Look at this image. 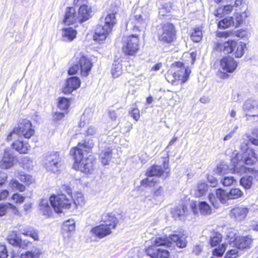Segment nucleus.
Here are the masks:
<instances>
[{
	"instance_id": "1",
	"label": "nucleus",
	"mask_w": 258,
	"mask_h": 258,
	"mask_svg": "<svg viewBox=\"0 0 258 258\" xmlns=\"http://www.w3.org/2000/svg\"><path fill=\"white\" fill-rule=\"evenodd\" d=\"M64 188L66 189L68 195L64 194L57 196L52 195L49 200L47 199L41 200L39 203V208L44 215L50 217L53 213L52 209L55 213H62L63 209L71 208L73 201L77 207L83 206L84 205L85 200L81 192H77L73 198L71 195V188L69 186H64Z\"/></svg>"
},
{
	"instance_id": "2",
	"label": "nucleus",
	"mask_w": 258,
	"mask_h": 258,
	"mask_svg": "<svg viewBox=\"0 0 258 258\" xmlns=\"http://www.w3.org/2000/svg\"><path fill=\"white\" fill-rule=\"evenodd\" d=\"M94 146L92 139L84 140L79 143L78 146L71 149L70 154L73 156L74 163L73 167L84 173H90L93 171L95 161L91 155L87 156Z\"/></svg>"
},
{
	"instance_id": "3",
	"label": "nucleus",
	"mask_w": 258,
	"mask_h": 258,
	"mask_svg": "<svg viewBox=\"0 0 258 258\" xmlns=\"http://www.w3.org/2000/svg\"><path fill=\"white\" fill-rule=\"evenodd\" d=\"M257 159L254 150H250L244 153H237L231 159L233 170L236 173L251 174L258 180V166L255 165Z\"/></svg>"
},
{
	"instance_id": "4",
	"label": "nucleus",
	"mask_w": 258,
	"mask_h": 258,
	"mask_svg": "<svg viewBox=\"0 0 258 258\" xmlns=\"http://www.w3.org/2000/svg\"><path fill=\"white\" fill-rule=\"evenodd\" d=\"M112 9L109 10L104 18V25H98L95 29L94 40L99 43H101L105 40L117 23L115 15L118 12V8L114 6Z\"/></svg>"
},
{
	"instance_id": "5",
	"label": "nucleus",
	"mask_w": 258,
	"mask_h": 258,
	"mask_svg": "<svg viewBox=\"0 0 258 258\" xmlns=\"http://www.w3.org/2000/svg\"><path fill=\"white\" fill-rule=\"evenodd\" d=\"M187 236L183 232H175L172 234H170L169 237L166 236H159L153 239V242L154 245L157 248L160 246H165L166 247H171L172 242L175 243L176 245L179 248L186 247L187 245Z\"/></svg>"
},
{
	"instance_id": "6",
	"label": "nucleus",
	"mask_w": 258,
	"mask_h": 258,
	"mask_svg": "<svg viewBox=\"0 0 258 258\" xmlns=\"http://www.w3.org/2000/svg\"><path fill=\"white\" fill-rule=\"evenodd\" d=\"M105 224L96 226L91 229V233L99 238H102L111 233V230L115 229L118 220L111 213L103 216Z\"/></svg>"
},
{
	"instance_id": "7",
	"label": "nucleus",
	"mask_w": 258,
	"mask_h": 258,
	"mask_svg": "<svg viewBox=\"0 0 258 258\" xmlns=\"http://www.w3.org/2000/svg\"><path fill=\"white\" fill-rule=\"evenodd\" d=\"M233 235L234 236L235 234L232 233L231 235H228V237L230 238L231 241H235L236 248L228 250L224 258H236L238 255V248H249L251 245L252 238L251 236H241L238 238H235Z\"/></svg>"
},
{
	"instance_id": "8",
	"label": "nucleus",
	"mask_w": 258,
	"mask_h": 258,
	"mask_svg": "<svg viewBox=\"0 0 258 258\" xmlns=\"http://www.w3.org/2000/svg\"><path fill=\"white\" fill-rule=\"evenodd\" d=\"M148 22L147 16L143 12L132 16L126 24V27L134 32L144 31Z\"/></svg>"
},
{
	"instance_id": "9",
	"label": "nucleus",
	"mask_w": 258,
	"mask_h": 258,
	"mask_svg": "<svg viewBox=\"0 0 258 258\" xmlns=\"http://www.w3.org/2000/svg\"><path fill=\"white\" fill-rule=\"evenodd\" d=\"M138 34L135 33L123 39L122 51L129 55H134L139 49Z\"/></svg>"
},
{
	"instance_id": "10",
	"label": "nucleus",
	"mask_w": 258,
	"mask_h": 258,
	"mask_svg": "<svg viewBox=\"0 0 258 258\" xmlns=\"http://www.w3.org/2000/svg\"><path fill=\"white\" fill-rule=\"evenodd\" d=\"M175 36L174 27L170 23L163 24L162 29L158 32L159 39L167 43L173 41L175 39Z\"/></svg>"
},
{
	"instance_id": "11",
	"label": "nucleus",
	"mask_w": 258,
	"mask_h": 258,
	"mask_svg": "<svg viewBox=\"0 0 258 258\" xmlns=\"http://www.w3.org/2000/svg\"><path fill=\"white\" fill-rule=\"evenodd\" d=\"M43 162L47 170L55 172L61 165V159L58 153L54 152L46 156Z\"/></svg>"
},
{
	"instance_id": "12",
	"label": "nucleus",
	"mask_w": 258,
	"mask_h": 258,
	"mask_svg": "<svg viewBox=\"0 0 258 258\" xmlns=\"http://www.w3.org/2000/svg\"><path fill=\"white\" fill-rule=\"evenodd\" d=\"M173 67L175 68V72L172 75L174 80H181L182 83H185L188 78L190 70L188 68H185L181 62L173 63Z\"/></svg>"
},
{
	"instance_id": "13",
	"label": "nucleus",
	"mask_w": 258,
	"mask_h": 258,
	"mask_svg": "<svg viewBox=\"0 0 258 258\" xmlns=\"http://www.w3.org/2000/svg\"><path fill=\"white\" fill-rule=\"evenodd\" d=\"M19 136L29 139L34 135L35 131L30 120L23 119L20 121L18 127Z\"/></svg>"
},
{
	"instance_id": "14",
	"label": "nucleus",
	"mask_w": 258,
	"mask_h": 258,
	"mask_svg": "<svg viewBox=\"0 0 258 258\" xmlns=\"http://www.w3.org/2000/svg\"><path fill=\"white\" fill-rule=\"evenodd\" d=\"M163 172L164 170L161 166L153 165L151 166L146 172V175L148 177L142 181V184L152 186L153 182H156L152 177L153 176H160Z\"/></svg>"
},
{
	"instance_id": "15",
	"label": "nucleus",
	"mask_w": 258,
	"mask_h": 258,
	"mask_svg": "<svg viewBox=\"0 0 258 258\" xmlns=\"http://www.w3.org/2000/svg\"><path fill=\"white\" fill-rule=\"evenodd\" d=\"M76 59L79 66L81 76L83 77L88 76L93 66L92 62L84 55L77 56Z\"/></svg>"
},
{
	"instance_id": "16",
	"label": "nucleus",
	"mask_w": 258,
	"mask_h": 258,
	"mask_svg": "<svg viewBox=\"0 0 258 258\" xmlns=\"http://www.w3.org/2000/svg\"><path fill=\"white\" fill-rule=\"evenodd\" d=\"M243 110L246 116H258V102L252 99H247L243 104Z\"/></svg>"
},
{
	"instance_id": "17",
	"label": "nucleus",
	"mask_w": 258,
	"mask_h": 258,
	"mask_svg": "<svg viewBox=\"0 0 258 258\" xmlns=\"http://www.w3.org/2000/svg\"><path fill=\"white\" fill-rule=\"evenodd\" d=\"M99 147L101 150L99 158L104 165L109 164L112 158V150L110 146L106 143H100Z\"/></svg>"
},
{
	"instance_id": "18",
	"label": "nucleus",
	"mask_w": 258,
	"mask_h": 258,
	"mask_svg": "<svg viewBox=\"0 0 258 258\" xmlns=\"http://www.w3.org/2000/svg\"><path fill=\"white\" fill-rule=\"evenodd\" d=\"M237 67V62L233 57L226 56L220 60V67L226 73H232Z\"/></svg>"
},
{
	"instance_id": "19",
	"label": "nucleus",
	"mask_w": 258,
	"mask_h": 258,
	"mask_svg": "<svg viewBox=\"0 0 258 258\" xmlns=\"http://www.w3.org/2000/svg\"><path fill=\"white\" fill-rule=\"evenodd\" d=\"M81 81L77 77H72L69 78L66 82L65 87L63 89L64 94H70L73 91L80 87Z\"/></svg>"
},
{
	"instance_id": "20",
	"label": "nucleus",
	"mask_w": 258,
	"mask_h": 258,
	"mask_svg": "<svg viewBox=\"0 0 258 258\" xmlns=\"http://www.w3.org/2000/svg\"><path fill=\"white\" fill-rule=\"evenodd\" d=\"M147 253L152 258H169V252L165 249L157 248L155 246L149 247Z\"/></svg>"
},
{
	"instance_id": "21",
	"label": "nucleus",
	"mask_w": 258,
	"mask_h": 258,
	"mask_svg": "<svg viewBox=\"0 0 258 258\" xmlns=\"http://www.w3.org/2000/svg\"><path fill=\"white\" fill-rule=\"evenodd\" d=\"M15 157L10 150H5L2 159L0 161V168L7 169L12 167L14 163Z\"/></svg>"
},
{
	"instance_id": "22",
	"label": "nucleus",
	"mask_w": 258,
	"mask_h": 258,
	"mask_svg": "<svg viewBox=\"0 0 258 258\" xmlns=\"http://www.w3.org/2000/svg\"><path fill=\"white\" fill-rule=\"evenodd\" d=\"M63 22L65 24L68 25L79 22V17L74 8L71 7L67 8Z\"/></svg>"
},
{
	"instance_id": "23",
	"label": "nucleus",
	"mask_w": 258,
	"mask_h": 258,
	"mask_svg": "<svg viewBox=\"0 0 258 258\" xmlns=\"http://www.w3.org/2000/svg\"><path fill=\"white\" fill-rule=\"evenodd\" d=\"M235 41L229 40L224 43H218L216 44L215 49L218 51L223 52L224 54H229L235 50Z\"/></svg>"
},
{
	"instance_id": "24",
	"label": "nucleus",
	"mask_w": 258,
	"mask_h": 258,
	"mask_svg": "<svg viewBox=\"0 0 258 258\" xmlns=\"http://www.w3.org/2000/svg\"><path fill=\"white\" fill-rule=\"evenodd\" d=\"M91 9L86 4L80 6L78 10V16L79 18V22L82 23L88 20L91 17Z\"/></svg>"
},
{
	"instance_id": "25",
	"label": "nucleus",
	"mask_w": 258,
	"mask_h": 258,
	"mask_svg": "<svg viewBox=\"0 0 258 258\" xmlns=\"http://www.w3.org/2000/svg\"><path fill=\"white\" fill-rule=\"evenodd\" d=\"M12 146L14 149L20 153V154L27 153L30 148V145L26 142L22 141L17 140L12 144Z\"/></svg>"
},
{
	"instance_id": "26",
	"label": "nucleus",
	"mask_w": 258,
	"mask_h": 258,
	"mask_svg": "<svg viewBox=\"0 0 258 258\" xmlns=\"http://www.w3.org/2000/svg\"><path fill=\"white\" fill-rule=\"evenodd\" d=\"M77 35V31L72 27L66 28L62 30V40L70 42L74 40Z\"/></svg>"
},
{
	"instance_id": "27",
	"label": "nucleus",
	"mask_w": 258,
	"mask_h": 258,
	"mask_svg": "<svg viewBox=\"0 0 258 258\" xmlns=\"http://www.w3.org/2000/svg\"><path fill=\"white\" fill-rule=\"evenodd\" d=\"M9 243L15 247H22V240L20 234L17 232L11 231L8 236Z\"/></svg>"
},
{
	"instance_id": "28",
	"label": "nucleus",
	"mask_w": 258,
	"mask_h": 258,
	"mask_svg": "<svg viewBox=\"0 0 258 258\" xmlns=\"http://www.w3.org/2000/svg\"><path fill=\"white\" fill-rule=\"evenodd\" d=\"M187 211L186 207L185 205H179L172 210L171 213L175 219H181L184 217Z\"/></svg>"
},
{
	"instance_id": "29",
	"label": "nucleus",
	"mask_w": 258,
	"mask_h": 258,
	"mask_svg": "<svg viewBox=\"0 0 258 258\" xmlns=\"http://www.w3.org/2000/svg\"><path fill=\"white\" fill-rule=\"evenodd\" d=\"M247 213L248 209L243 207H236L231 211V214L238 220H243Z\"/></svg>"
},
{
	"instance_id": "30",
	"label": "nucleus",
	"mask_w": 258,
	"mask_h": 258,
	"mask_svg": "<svg viewBox=\"0 0 258 258\" xmlns=\"http://www.w3.org/2000/svg\"><path fill=\"white\" fill-rule=\"evenodd\" d=\"M232 4V2L229 5L218 8L215 12V15L217 17H222L223 15L229 14L232 12L233 8Z\"/></svg>"
},
{
	"instance_id": "31",
	"label": "nucleus",
	"mask_w": 258,
	"mask_h": 258,
	"mask_svg": "<svg viewBox=\"0 0 258 258\" xmlns=\"http://www.w3.org/2000/svg\"><path fill=\"white\" fill-rule=\"evenodd\" d=\"M241 13H236L234 15V27H237L240 25L243 22V20L248 16L249 13L244 11L243 12H240Z\"/></svg>"
},
{
	"instance_id": "32",
	"label": "nucleus",
	"mask_w": 258,
	"mask_h": 258,
	"mask_svg": "<svg viewBox=\"0 0 258 258\" xmlns=\"http://www.w3.org/2000/svg\"><path fill=\"white\" fill-rule=\"evenodd\" d=\"M235 45H236L234 46L235 50L232 52L235 57L240 58L244 53V48L246 47V44L242 42H239L238 43L235 42Z\"/></svg>"
},
{
	"instance_id": "33",
	"label": "nucleus",
	"mask_w": 258,
	"mask_h": 258,
	"mask_svg": "<svg viewBox=\"0 0 258 258\" xmlns=\"http://www.w3.org/2000/svg\"><path fill=\"white\" fill-rule=\"evenodd\" d=\"M198 207L200 213L203 215H209L212 213V208L205 201L199 202Z\"/></svg>"
},
{
	"instance_id": "34",
	"label": "nucleus",
	"mask_w": 258,
	"mask_h": 258,
	"mask_svg": "<svg viewBox=\"0 0 258 258\" xmlns=\"http://www.w3.org/2000/svg\"><path fill=\"white\" fill-rule=\"evenodd\" d=\"M216 196L217 199H218L222 204L226 203L229 200L228 192L222 188H218L216 189Z\"/></svg>"
},
{
	"instance_id": "35",
	"label": "nucleus",
	"mask_w": 258,
	"mask_h": 258,
	"mask_svg": "<svg viewBox=\"0 0 258 258\" xmlns=\"http://www.w3.org/2000/svg\"><path fill=\"white\" fill-rule=\"evenodd\" d=\"M234 17H226L221 20L218 23V28L221 29H225L231 26H234Z\"/></svg>"
},
{
	"instance_id": "36",
	"label": "nucleus",
	"mask_w": 258,
	"mask_h": 258,
	"mask_svg": "<svg viewBox=\"0 0 258 258\" xmlns=\"http://www.w3.org/2000/svg\"><path fill=\"white\" fill-rule=\"evenodd\" d=\"M208 188L209 186L205 182L200 181L198 184L196 196L201 197L205 195L208 190Z\"/></svg>"
},
{
	"instance_id": "37",
	"label": "nucleus",
	"mask_w": 258,
	"mask_h": 258,
	"mask_svg": "<svg viewBox=\"0 0 258 258\" xmlns=\"http://www.w3.org/2000/svg\"><path fill=\"white\" fill-rule=\"evenodd\" d=\"M111 74L114 78L118 77L122 74V66L119 62L114 61L111 68Z\"/></svg>"
},
{
	"instance_id": "38",
	"label": "nucleus",
	"mask_w": 258,
	"mask_h": 258,
	"mask_svg": "<svg viewBox=\"0 0 258 258\" xmlns=\"http://www.w3.org/2000/svg\"><path fill=\"white\" fill-rule=\"evenodd\" d=\"M222 235L217 232H213L210 236V243L212 246L218 245L222 240Z\"/></svg>"
},
{
	"instance_id": "39",
	"label": "nucleus",
	"mask_w": 258,
	"mask_h": 258,
	"mask_svg": "<svg viewBox=\"0 0 258 258\" xmlns=\"http://www.w3.org/2000/svg\"><path fill=\"white\" fill-rule=\"evenodd\" d=\"M252 176L246 175L240 179V183L245 189H249L252 184Z\"/></svg>"
},
{
	"instance_id": "40",
	"label": "nucleus",
	"mask_w": 258,
	"mask_h": 258,
	"mask_svg": "<svg viewBox=\"0 0 258 258\" xmlns=\"http://www.w3.org/2000/svg\"><path fill=\"white\" fill-rule=\"evenodd\" d=\"M9 209L14 211L16 210V207L9 203H7L5 204H0V216L6 215Z\"/></svg>"
},
{
	"instance_id": "41",
	"label": "nucleus",
	"mask_w": 258,
	"mask_h": 258,
	"mask_svg": "<svg viewBox=\"0 0 258 258\" xmlns=\"http://www.w3.org/2000/svg\"><path fill=\"white\" fill-rule=\"evenodd\" d=\"M228 193L229 200L236 199L243 195V192L238 188H232Z\"/></svg>"
},
{
	"instance_id": "42",
	"label": "nucleus",
	"mask_w": 258,
	"mask_h": 258,
	"mask_svg": "<svg viewBox=\"0 0 258 258\" xmlns=\"http://www.w3.org/2000/svg\"><path fill=\"white\" fill-rule=\"evenodd\" d=\"M203 36L202 31L200 28H196L194 29L190 35L191 40L196 42L200 41Z\"/></svg>"
},
{
	"instance_id": "43",
	"label": "nucleus",
	"mask_w": 258,
	"mask_h": 258,
	"mask_svg": "<svg viewBox=\"0 0 258 258\" xmlns=\"http://www.w3.org/2000/svg\"><path fill=\"white\" fill-rule=\"evenodd\" d=\"M228 170V165L225 162H221L217 165L215 172L219 175H222L227 173Z\"/></svg>"
},
{
	"instance_id": "44",
	"label": "nucleus",
	"mask_w": 258,
	"mask_h": 258,
	"mask_svg": "<svg viewBox=\"0 0 258 258\" xmlns=\"http://www.w3.org/2000/svg\"><path fill=\"white\" fill-rule=\"evenodd\" d=\"M63 229L64 231L72 232L75 229V222L73 219H69L64 222L63 224Z\"/></svg>"
},
{
	"instance_id": "45",
	"label": "nucleus",
	"mask_w": 258,
	"mask_h": 258,
	"mask_svg": "<svg viewBox=\"0 0 258 258\" xmlns=\"http://www.w3.org/2000/svg\"><path fill=\"white\" fill-rule=\"evenodd\" d=\"M70 105V100L65 97H60L58 100V107L64 111L67 110Z\"/></svg>"
},
{
	"instance_id": "46",
	"label": "nucleus",
	"mask_w": 258,
	"mask_h": 258,
	"mask_svg": "<svg viewBox=\"0 0 258 258\" xmlns=\"http://www.w3.org/2000/svg\"><path fill=\"white\" fill-rule=\"evenodd\" d=\"M232 5L236 8V11L242 12L247 10V6L243 3V0H234Z\"/></svg>"
},
{
	"instance_id": "47",
	"label": "nucleus",
	"mask_w": 258,
	"mask_h": 258,
	"mask_svg": "<svg viewBox=\"0 0 258 258\" xmlns=\"http://www.w3.org/2000/svg\"><path fill=\"white\" fill-rule=\"evenodd\" d=\"M9 185L12 189H16L21 192L24 191L26 188L23 184L20 183L16 179H12L10 182Z\"/></svg>"
},
{
	"instance_id": "48",
	"label": "nucleus",
	"mask_w": 258,
	"mask_h": 258,
	"mask_svg": "<svg viewBox=\"0 0 258 258\" xmlns=\"http://www.w3.org/2000/svg\"><path fill=\"white\" fill-rule=\"evenodd\" d=\"M227 244L224 243L219 246L218 248H215L213 250V253L214 256L220 257L223 255L226 249Z\"/></svg>"
},
{
	"instance_id": "49",
	"label": "nucleus",
	"mask_w": 258,
	"mask_h": 258,
	"mask_svg": "<svg viewBox=\"0 0 258 258\" xmlns=\"http://www.w3.org/2000/svg\"><path fill=\"white\" fill-rule=\"evenodd\" d=\"M19 178L22 182L28 185L32 183L34 181L32 176L29 174H20Z\"/></svg>"
},
{
	"instance_id": "50",
	"label": "nucleus",
	"mask_w": 258,
	"mask_h": 258,
	"mask_svg": "<svg viewBox=\"0 0 258 258\" xmlns=\"http://www.w3.org/2000/svg\"><path fill=\"white\" fill-rule=\"evenodd\" d=\"M235 179L232 176H225L221 180V183L225 186H228L231 185Z\"/></svg>"
},
{
	"instance_id": "51",
	"label": "nucleus",
	"mask_w": 258,
	"mask_h": 258,
	"mask_svg": "<svg viewBox=\"0 0 258 258\" xmlns=\"http://www.w3.org/2000/svg\"><path fill=\"white\" fill-rule=\"evenodd\" d=\"M19 136L18 128L15 127L13 130L7 136L6 140L8 142L16 139Z\"/></svg>"
},
{
	"instance_id": "52",
	"label": "nucleus",
	"mask_w": 258,
	"mask_h": 258,
	"mask_svg": "<svg viewBox=\"0 0 258 258\" xmlns=\"http://www.w3.org/2000/svg\"><path fill=\"white\" fill-rule=\"evenodd\" d=\"M25 199V197L22 196V195L16 193L14 194L12 197V199L16 203V204H22L23 203Z\"/></svg>"
},
{
	"instance_id": "53",
	"label": "nucleus",
	"mask_w": 258,
	"mask_h": 258,
	"mask_svg": "<svg viewBox=\"0 0 258 258\" xmlns=\"http://www.w3.org/2000/svg\"><path fill=\"white\" fill-rule=\"evenodd\" d=\"M8 256L6 246L5 245H0V258H7Z\"/></svg>"
},
{
	"instance_id": "54",
	"label": "nucleus",
	"mask_w": 258,
	"mask_h": 258,
	"mask_svg": "<svg viewBox=\"0 0 258 258\" xmlns=\"http://www.w3.org/2000/svg\"><path fill=\"white\" fill-rule=\"evenodd\" d=\"M130 113L135 120H138L140 117V111L138 108H133Z\"/></svg>"
},
{
	"instance_id": "55",
	"label": "nucleus",
	"mask_w": 258,
	"mask_h": 258,
	"mask_svg": "<svg viewBox=\"0 0 258 258\" xmlns=\"http://www.w3.org/2000/svg\"><path fill=\"white\" fill-rule=\"evenodd\" d=\"M77 62V61L76 62ZM79 65L78 63H76L73 66L71 67L68 71V73L70 75H75L78 73L79 71H80Z\"/></svg>"
},
{
	"instance_id": "56",
	"label": "nucleus",
	"mask_w": 258,
	"mask_h": 258,
	"mask_svg": "<svg viewBox=\"0 0 258 258\" xmlns=\"http://www.w3.org/2000/svg\"><path fill=\"white\" fill-rule=\"evenodd\" d=\"M164 195V190L161 186H159L157 188H155L154 192V197L157 198L159 197H162Z\"/></svg>"
},
{
	"instance_id": "57",
	"label": "nucleus",
	"mask_w": 258,
	"mask_h": 258,
	"mask_svg": "<svg viewBox=\"0 0 258 258\" xmlns=\"http://www.w3.org/2000/svg\"><path fill=\"white\" fill-rule=\"evenodd\" d=\"M14 258H35V254L30 251H27L25 253H22L20 257L14 256Z\"/></svg>"
},
{
	"instance_id": "58",
	"label": "nucleus",
	"mask_w": 258,
	"mask_h": 258,
	"mask_svg": "<svg viewBox=\"0 0 258 258\" xmlns=\"http://www.w3.org/2000/svg\"><path fill=\"white\" fill-rule=\"evenodd\" d=\"M8 178L7 174L4 172H0V186L3 185Z\"/></svg>"
},
{
	"instance_id": "59",
	"label": "nucleus",
	"mask_w": 258,
	"mask_h": 258,
	"mask_svg": "<svg viewBox=\"0 0 258 258\" xmlns=\"http://www.w3.org/2000/svg\"><path fill=\"white\" fill-rule=\"evenodd\" d=\"M240 150L241 152H242V153L248 152V151L250 150L248 148V143L247 141H245L241 144Z\"/></svg>"
},
{
	"instance_id": "60",
	"label": "nucleus",
	"mask_w": 258,
	"mask_h": 258,
	"mask_svg": "<svg viewBox=\"0 0 258 258\" xmlns=\"http://www.w3.org/2000/svg\"><path fill=\"white\" fill-rule=\"evenodd\" d=\"M209 199L214 207H216V208L218 207V203L217 202V200L215 197L214 194H209Z\"/></svg>"
},
{
	"instance_id": "61",
	"label": "nucleus",
	"mask_w": 258,
	"mask_h": 258,
	"mask_svg": "<svg viewBox=\"0 0 258 258\" xmlns=\"http://www.w3.org/2000/svg\"><path fill=\"white\" fill-rule=\"evenodd\" d=\"M9 195V191L7 189L0 191V201L6 199Z\"/></svg>"
},
{
	"instance_id": "62",
	"label": "nucleus",
	"mask_w": 258,
	"mask_h": 258,
	"mask_svg": "<svg viewBox=\"0 0 258 258\" xmlns=\"http://www.w3.org/2000/svg\"><path fill=\"white\" fill-rule=\"evenodd\" d=\"M236 36L243 38L247 36V32L244 30L237 31L236 34Z\"/></svg>"
},
{
	"instance_id": "63",
	"label": "nucleus",
	"mask_w": 258,
	"mask_h": 258,
	"mask_svg": "<svg viewBox=\"0 0 258 258\" xmlns=\"http://www.w3.org/2000/svg\"><path fill=\"white\" fill-rule=\"evenodd\" d=\"M64 116L63 112H56L53 115V118L55 120H59L61 119Z\"/></svg>"
},
{
	"instance_id": "64",
	"label": "nucleus",
	"mask_w": 258,
	"mask_h": 258,
	"mask_svg": "<svg viewBox=\"0 0 258 258\" xmlns=\"http://www.w3.org/2000/svg\"><path fill=\"white\" fill-rule=\"evenodd\" d=\"M96 132V130L93 126H91L88 128L86 134L88 136H92L95 134Z\"/></svg>"
}]
</instances>
